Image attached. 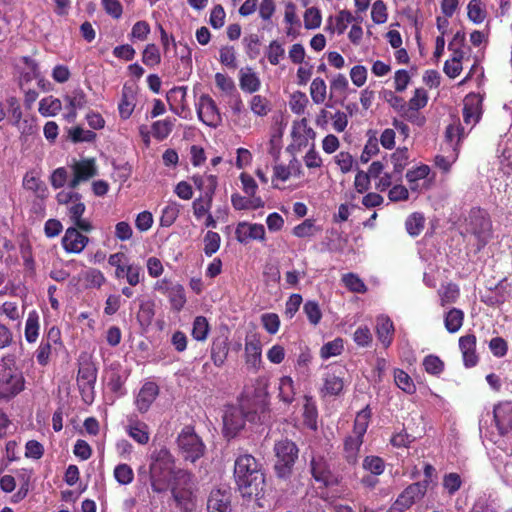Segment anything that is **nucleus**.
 I'll return each mask as SVG.
<instances>
[{
  "label": "nucleus",
  "mask_w": 512,
  "mask_h": 512,
  "mask_svg": "<svg viewBox=\"0 0 512 512\" xmlns=\"http://www.w3.org/2000/svg\"><path fill=\"white\" fill-rule=\"evenodd\" d=\"M233 476L236 487L243 497H259L264 490L265 475L261 464L249 454H239L235 459Z\"/></svg>",
  "instance_id": "1"
},
{
  "label": "nucleus",
  "mask_w": 512,
  "mask_h": 512,
  "mask_svg": "<svg viewBox=\"0 0 512 512\" xmlns=\"http://www.w3.org/2000/svg\"><path fill=\"white\" fill-rule=\"evenodd\" d=\"M149 480L155 493L168 490L171 477L176 469L175 458L168 448L162 446L152 451L149 457Z\"/></svg>",
  "instance_id": "2"
},
{
  "label": "nucleus",
  "mask_w": 512,
  "mask_h": 512,
  "mask_svg": "<svg viewBox=\"0 0 512 512\" xmlns=\"http://www.w3.org/2000/svg\"><path fill=\"white\" fill-rule=\"evenodd\" d=\"M56 200L58 204L67 206L68 217L73 225L85 233L93 230L92 223L88 219L82 218L86 211V205L82 201L83 196L77 191V188L67 186L66 189L57 193Z\"/></svg>",
  "instance_id": "3"
},
{
  "label": "nucleus",
  "mask_w": 512,
  "mask_h": 512,
  "mask_svg": "<svg viewBox=\"0 0 512 512\" xmlns=\"http://www.w3.org/2000/svg\"><path fill=\"white\" fill-rule=\"evenodd\" d=\"M25 389V377L15 362L0 363V404L8 403Z\"/></svg>",
  "instance_id": "4"
},
{
  "label": "nucleus",
  "mask_w": 512,
  "mask_h": 512,
  "mask_svg": "<svg viewBox=\"0 0 512 512\" xmlns=\"http://www.w3.org/2000/svg\"><path fill=\"white\" fill-rule=\"evenodd\" d=\"M465 221L467 232L477 239V251H481L492 237L489 213L480 207H473Z\"/></svg>",
  "instance_id": "5"
},
{
  "label": "nucleus",
  "mask_w": 512,
  "mask_h": 512,
  "mask_svg": "<svg viewBox=\"0 0 512 512\" xmlns=\"http://www.w3.org/2000/svg\"><path fill=\"white\" fill-rule=\"evenodd\" d=\"M274 453L276 456L274 465L276 476L284 480L290 478L294 464L298 459L299 449L297 445L289 439H282L275 443Z\"/></svg>",
  "instance_id": "6"
},
{
  "label": "nucleus",
  "mask_w": 512,
  "mask_h": 512,
  "mask_svg": "<svg viewBox=\"0 0 512 512\" xmlns=\"http://www.w3.org/2000/svg\"><path fill=\"white\" fill-rule=\"evenodd\" d=\"M98 369L96 364L86 358L79 362V368L76 377V383L82 401L90 405L95 399V384L97 380Z\"/></svg>",
  "instance_id": "7"
},
{
  "label": "nucleus",
  "mask_w": 512,
  "mask_h": 512,
  "mask_svg": "<svg viewBox=\"0 0 512 512\" xmlns=\"http://www.w3.org/2000/svg\"><path fill=\"white\" fill-rule=\"evenodd\" d=\"M177 443L183 458L194 463L204 455L205 445L194 428L185 426L178 435Z\"/></svg>",
  "instance_id": "8"
},
{
  "label": "nucleus",
  "mask_w": 512,
  "mask_h": 512,
  "mask_svg": "<svg viewBox=\"0 0 512 512\" xmlns=\"http://www.w3.org/2000/svg\"><path fill=\"white\" fill-rule=\"evenodd\" d=\"M196 111L199 120L212 128H217L222 123V116L214 99L209 94H202L196 103Z\"/></svg>",
  "instance_id": "9"
},
{
  "label": "nucleus",
  "mask_w": 512,
  "mask_h": 512,
  "mask_svg": "<svg viewBox=\"0 0 512 512\" xmlns=\"http://www.w3.org/2000/svg\"><path fill=\"white\" fill-rule=\"evenodd\" d=\"M310 471L314 480L325 487L334 486L339 483L328 461L322 455H315L311 458Z\"/></svg>",
  "instance_id": "10"
},
{
  "label": "nucleus",
  "mask_w": 512,
  "mask_h": 512,
  "mask_svg": "<svg viewBox=\"0 0 512 512\" xmlns=\"http://www.w3.org/2000/svg\"><path fill=\"white\" fill-rule=\"evenodd\" d=\"M426 492V482L411 483L397 496L392 504L405 512L420 501L425 496Z\"/></svg>",
  "instance_id": "11"
},
{
  "label": "nucleus",
  "mask_w": 512,
  "mask_h": 512,
  "mask_svg": "<svg viewBox=\"0 0 512 512\" xmlns=\"http://www.w3.org/2000/svg\"><path fill=\"white\" fill-rule=\"evenodd\" d=\"M73 177L69 181L70 188H78L82 182H86L97 175L98 170L94 158H85L75 161L72 166Z\"/></svg>",
  "instance_id": "12"
},
{
  "label": "nucleus",
  "mask_w": 512,
  "mask_h": 512,
  "mask_svg": "<svg viewBox=\"0 0 512 512\" xmlns=\"http://www.w3.org/2000/svg\"><path fill=\"white\" fill-rule=\"evenodd\" d=\"M494 422L501 436L512 431V401H501L493 408Z\"/></svg>",
  "instance_id": "13"
},
{
  "label": "nucleus",
  "mask_w": 512,
  "mask_h": 512,
  "mask_svg": "<svg viewBox=\"0 0 512 512\" xmlns=\"http://www.w3.org/2000/svg\"><path fill=\"white\" fill-rule=\"evenodd\" d=\"M75 225L69 227L62 238L63 249L67 253H81L89 242V238L83 235Z\"/></svg>",
  "instance_id": "14"
},
{
  "label": "nucleus",
  "mask_w": 512,
  "mask_h": 512,
  "mask_svg": "<svg viewBox=\"0 0 512 512\" xmlns=\"http://www.w3.org/2000/svg\"><path fill=\"white\" fill-rule=\"evenodd\" d=\"M483 98L480 94L469 93L464 98L463 120L466 124L476 125L481 119Z\"/></svg>",
  "instance_id": "15"
},
{
  "label": "nucleus",
  "mask_w": 512,
  "mask_h": 512,
  "mask_svg": "<svg viewBox=\"0 0 512 512\" xmlns=\"http://www.w3.org/2000/svg\"><path fill=\"white\" fill-rule=\"evenodd\" d=\"M223 430L228 438L235 437L245 426V415L242 409L232 407L223 416Z\"/></svg>",
  "instance_id": "16"
},
{
  "label": "nucleus",
  "mask_w": 512,
  "mask_h": 512,
  "mask_svg": "<svg viewBox=\"0 0 512 512\" xmlns=\"http://www.w3.org/2000/svg\"><path fill=\"white\" fill-rule=\"evenodd\" d=\"M265 228L259 223L240 222L235 230V237L242 244L248 243L250 240H265Z\"/></svg>",
  "instance_id": "17"
},
{
  "label": "nucleus",
  "mask_w": 512,
  "mask_h": 512,
  "mask_svg": "<svg viewBox=\"0 0 512 512\" xmlns=\"http://www.w3.org/2000/svg\"><path fill=\"white\" fill-rule=\"evenodd\" d=\"M208 188L205 191V198H197L192 203L193 214L197 219L202 218L204 215L209 214L212 206L213 194L217 186L216 176L209 175L207 177Z\"/></svg>",
  "instance_id": "18"
},
{
  "label": "nucleus",
  "mask_w": 512,
  "mask_h": 512,
  "mask_svg": "<svg viewBox=\"0 0 512 512\" xmlns=\"http://www.w3.org/2000/svg\"><path fill=\"white\" fill-rule=\"evenodd\" d=\"M159 395V386L152 381L145 382L135 399V405L140 413H146Z\"/></svg>",
  "instance_id": "19"
},
{
  "label": "nucleus",
  "mask_w": 512,
  "mask_h": 512,
  "mask_svg": "<svg viewBox=\"0 0 512 512\" xmlns=\"http://www.w3.org/2000/svg\"><path fill=\"white\" fill-rule=\"evenodd\" d=\"M64 101L66 102L67 113L65 114V118L69 122H74L77 117V110L83 109L88 101L87 95L80 87L75 88L70 93L64 96Z\"/></svg>",
  "instance_id": "20"
},
{
  "label": "nucleus",
  "mask_w": 512,
  "mask_h": 512,
  "mask_svg": "<svg viewBox=\"0 0 512 512\" xmlns=\"http://www.w3.org/2000/svg\"><path fill=\"white\" fill-rule=\"evenodd\" d=\"M459 348L466 368H472L478 364L479 356L476 352V336L474 334L461 336L459 338Z\"/></svg>",
  "instance_id": "21"
},
{
  "label": "nucleus",
  "mask_w": 512,
  "mask_h": 512,
  "mask_svg": "<svg viewBox=\"0 0 512 512\" xmlns=\"http://www.w3.org/2000/svg\"><path fill=\"white\" fill-rule=\"evenodd\" d=\"M207 510L208 512H232L231 494L225 490H212L207 500Z\"/></svg>",
  "instance_id": "22"
},
{
  "label": "nucleus",
  "mask_w": 512,
  "mask_h": 512,
  "mask_svg": "<svg viewBox=\"0 0 512 512\" xmlns=\"http://www.w3.org/2000/svg\"><path fill=\"white\" fill-rule=\"evenodd\" d=\"M363 439L349 435L346 436L343 442V458L349 465H356L359 459L360 448L363 444Z\"/></svg>",
  "instance_id": "23"
},
{
  "label": "nucleus",
  "mask_w": 512,
  "mask_h": 512,
  "mask_svg": "<svg viewBox=\"0 0 512 512\" xmlns=\"http://www.w3.org/2000/svg\"><path fill=\"white\" fill-rule=\"evenodd\" d=\"M239 86L242 91L253 94L260 89L261 81L251 67H245L239 71Z\"/></svg>",
  "instance_id": "24"
},
{
  "label": "nucleus",
  "mask_w": 512,
  "mask_h": 512,
  "mask_svg": "<svg viewBox=\"0 0 512 512\" xmlns=\"http://www.w3.org/2000/svg\"><path fill=\"white\" fill-rule=\"evenodd\" d=\"M291 136L298 148H301L307 146L308 139L314 138L315 132L309 127L307 119L302 118L293 124Z\"/></svg>",
  "instance_id": "25"
},
{
  "label": "nucleus",
  "mask_w": 512,
  "mask_h": 512,
  "mask_svg": "<svg viewBox=\"0 0 512 512\" xmlns=\"http://www.w3.org/2000/svg\"><path fill=\"white\" fill-rule=\"evenodd\" d=\"M229 341L225 335L217 336L213 339L211 345V359L215 366H222L228 356Z\"/></svg>",
  "instance_id": "26"
},
{
  "label": "nucleus",
  "mask_w": 512,
  "mask_h": 512,
  "mask_svg": "<svg viewBox=\"0 0 512 512\" xmlns=\"http://www.w3.org/2000/svg\"><path fill=\"white\" fill-rule=\"evenodd\" d=\"M376 334L378 340L387 348L391 345L394 336V325L388 316H379L376 321Z\"/></svg>",
  "instance_id": "27"
},
{
  "label": "nucleus",
  "mask_w": 512,
  "mask_h": 512,
  "mask_svg": "<svg viewBox=\"0 0 512 512\" xmlns=\"http://www.w3.org/2000/svg\"><path fill=\"white\" fill-rule=\"evenodd\" d=\"M128 435L137 443L145 445L149 442L148 425L138 419H129V424L126 428Z\"/></svg>",
  "instance_id": "28"
},
{
  "label": "nucleus",
  "mask_w": 512,
  "mask_h": 512,
  "mask_svg": "<svg viewBox=\"0 0 512 512\" xmlns=\"http://www.w3.org/2000/svg\"><path fill=\"white\" fill-rule=\"evenodd\" d=\"M231 203L235 210H257L263 208L265 203L261 197H245L239 193L231 195Z\"/></svg>",
  "instance_id": "29"
},
{
  "label": "nucleus",
  "mask_w": 512,
  "mask_h": 512,
  "mask_svg": "<svg viewBox=\"0 0 512 512\" xmlns=\"http://www.w3.org/2000/svg\"><path fill=\"white\" fill-rule=\"evenodd\" d=\"M344 388L343 378L334 374L327 372L323 378V387L321 388V393L324 396H338L341 394Z\"/></svg>",
  "instance_id": "30"
},
{
  "label": "nucleus",
  "mask_w": 512,
  "mask_h": 512,
  "mask_svg": "<svg viewBox=\"0 0 512 512\" xmlns=\"http://www.w3.org/2000/svg\"><path fill=\"white\" fill-rule=\"evenodd\" d=\"M40 331V316L36 310L29 312L25 322L24 336L25 340L32 344L35 343L39 337Z\"/></svg>",
  "instance_id": "31"
},
{
  "label": "nucleus",
  "mask_w": 512,
  "mask_h": 512,
  "mask_svg": "<svg viewBox=\"0 0 512 512\" xmlns=\"http://www.w3.org/2000/svg\"><path fill=\"white\" fill-rule=\"evenodd\" d=\"M371 416L372 412L369 405L357 413L353 425V436L364 439V435L367 432Z\"/></svg>",
  "instance_id": "32"
},
{
  "label": "nucleus",
  "mask_w": 512,
  "mask_h": 512,
  "mask_svg": "<svg viewBox=\"0 0 512 512\" xmlns=\"http://www.w3.org/2000/svg\"><path fill=\"white\" fill-rule=\"evenodd\" d=\"M332 21L333 18L329 17L326 30H329L331 33L336 31L339 35H341L347 29L348 24L356 21V18L350 11L341 10L335 18V27L332 26Z\"/></svg>",
  "instance_id": "33"
},
{
  "label": "nucleus",
  "mask_w": 512,
  "mask_h": 512,
  "mask_svg": "<svg viewBox=\"0 0 512 512\" xmlns=\"http://www.w3.org/2000/svg\"><path fill=\"white\" fill-rule=\"evenodd\" d=\"M135 97L131 89L126 86L122 89L121 100L118 105L119 116L121 119H128L135 108Z\"/></svg>",
  "instance_id": "34"
},
{
  "label": "nucleus",
  "mask_w": 512,
  "mask_h": 512,
  "mask_svg": "<svg viewBox=\"0 0 512 512\" xmlns=\"http://www.w3.org/2000/svg\"><path fill=\"white\" fill-rule=\"evenodd\" d=\"M171 493L177 506L187 512L191 511L194 507L193 503V489H181L171 487Z\"/></svg>",
  "instance_id": "35"
},
{
  "label": "nucleus",
  "mask_w": 512,
  "mask_h": 512,
  "mask_svg": "<svg viewBox=\"0 0 512 512\" xmlns=\"http://www.w3.org/2000/svg\"><path fill=\"white\" fill-rule=\"evenodd\" d=\"M171 309L174 312H180L187 302L186 293L183 285L175 283L171 287L169 294L167 295Z\"/></svg>",
  "instance_id": "36"
},
{
  "label": "nucleus",
  "mask_w": 512,
  "mask_h": 512,
  "mask_svg": "<svg viewBox=\"0 0 512 512\" xmlns=\"http://www.w3.org/2000/svg\"><path fill=\"white\" fill-rule=\"evenodd\" d=\"M464 321V312L458 308H451L444 317V325L449 333H456L460 330Z\"/></svg>",
  "instance_id": "37"
},
{
  "label": "nucleus",
  "mask_w": 512,
  "mask_h": 512,
  "mask_svg": "<svg viewBox=\"0 0 512 512\" xmlns=\"http://www.w3.org/2000/svg\"><path fill=\"white\" fill-rule=\"evenodd\" d=\"M62 109V102L60 99L53 96H47L39 102V113L44 117L55 116Z\"/></svg>",
  "instance_id": "38"
},
{
  "label": "nucleus",
  "mask_w": 512,
  "mask_h": 512,
  "mask_svg": "<svg viewBox=\"0 0 512 512\" xmlns=\"http://www.w3.org/2000/svg\"><path fill=\"white\" fill-rule=\"evenodd\" d=\"M362 468L367 473L380 476L386 469V463L380 456L367 455L363 458Z\"/></svg>",
  "instance_id": "39"
},
{
  "label": "nucleus",
  "mask_w": 512,
  "mask_h": 512,
  "mask_svg": "<svg viewBox=\"0 0 512 512\" xmlns=\"http://www.w3.org/2000/svg\"><path fill=\"white\" fill-rule=\"evenodd\" d=\"M425 227V217L421 212H413L405 221V228L407 233L416 237L421 234Z\"/></svg>",
  "instance_id": "40"
},
{
  "label": "nucleus",
  "mask_w": 512,
  "mask_h": 512,
  "mask_svg": "<svg viewBox=\"0 0 512 512\" xmlns=\"http://www.w3.org/2000/svg\"><path fill=\"white\" fill-rule=\"evenodd\" d=\"M176 119L175 118H166L163 120L155 121L152 124V134L157 140H164L169 136L172 132Z\"/></svg>",
  "instance_id": "41"
},
{
  "label": "nucleus",
  "mask_w": 512,
  "mask_h": 512,
  "mask_svg": "<svg viewBox=\"0 0 512 512\" xmlns=\"http://www.w3.org/2000/svg\"><path fill=\"white\" fill-rule=\"evenodd\" d=\"M279 398L285 404H291L295 399L294 381L289 376H283L279 381Z\"/></svg>",
  "instance_id": "42"
},
{
  "label": "nucleus",
  "mask_w": 512,
  "mask_h": 512,
  "mask_svg": "<svg viewBox=\"0 0 512 512\" xmlns=\"http://www.w3.org/2000/svg\"><path fill=\"white\" fill-rule=\"evenodd\" d=\"M171 487L181 489H193V475L184 469H177L171 477Z\"/></svg>",
  "instance_id": "43"
},
{
  "label": "nucleus",
  "mask_w": 512,
  "mask_h": 512,
  "mask_svg": "<svg viewBox=\"0 0 512 512\" xmlns=\"http://www.w3.org/2000/svg\"><path fill=\"white\" fill-rule=\"evenodd\" d=\"M344 350V340L337 337L332 341L325 343L320 349V357L328 360L331 357L339 356Z\"/></svg>",
  "instance_id": "44"
},
{
  "label": "nucleus",
  "mask_w": 512,
  "mask_h": 512,
  "mask_svg": "<svg viewBox=\"0 0 512 512\" xmlns=\"http://www.w3.org/2000/svg\"><path fill=\"white\" fill-rule=\"evenodd\" d=\"M142 62L147 67L153 68L161 63V53L159 47L154 43H149L142 51Z\"/></svg>",
  "instance_id": "45"
},
{
  "label": "nucleus",
  "mask_w": 512,
  "mask_h": 512,
  "mask_svg": "<svg viewBox=\"0 0 512 512\" xmlns=\"http://www.w3.org/2000/svg\"><path fill=\"white\" fill-rule=\"evenodd\" d=\"M310 96L315 104H322L327 97V85L324 79L316 77L310 85Z\"/></svg>",
  "instance_id": "46"
},
{
  "label": "nucleus",
  "mask_w": 512,
  "mask_h": 512,
  "mask_svg": "<svg viewBox=\"0 0 512 512\" xmlns=\"http://www.w3.org/2000/svg\"><path fill=\"white\" fill-rule=\"evenodd\" d=\"M394 382L399 389L407 394H413L416 391L412 378L402 369H394Z\"/></svg>",
  "instance_id": "47"
},
{
  "label": "nucleus",
  "mask_w": 512,
  "mask_h": 512,
  "mask_svg": "<svg viewBox=\"0 0 512 512\" xmlns=\"http://www.w3.org/2000/svg\"><path fill=\"white\" fill-rule=\"evenodd\" d=\"M187 87L186 86H179V87H173L167 92L166 98L167 101L170 104L171 110H174L173 105L177 104L181 106V108L184 110L187 108Z\"/></svg>",
  "instance_id": "48"
},
{
  "label": "nucleus",
  "mask_w": 512,
  "mask_h": 512,
  "mask_svg": "<svg viewBox=\"0 0 512 512\" xmlns=\"http://www.w3.org/2000/svg\"><path fill=\"white\" fill-rule=\"evenodd\" d=\"M464 129L460 124H449L445 130V142L446 144L452 148L454 151L457 150V147L463 138Z\"/></svg>",
  "instance_id": "49"
},
{
  "label": "nucleus",
  "mask_w": 512,
  "mask_h": 512,
  "mask_svg": "<svg viewBox=\"0 0 512 512\" xmlns=\"http://www.w3.org/2000/svg\"><path fill=\"white\" fill-rule=\"evenodd\" d=\"M57 346H54L53 343L48 342L44 338H42L40 345L38 346L37 350L35 351V357L37 360V363L41 366H47L50 362V356L52 354L53 350H56Z\"/></svg>",
  "instance_id": "50"
},
{
  "label": "nucleus",
  "mask_w": 512,
  "mask_h": 512,
  "mask_svg": "<svg viewBox=\"0 0 512 512\" xmlns=\"http://www.w3.org/2000/svg\"><path fill=\"white\" fill-rule=\"evenodd\" d=\"M430 172V168L428 165H421L412 170H408L406 173V180L409 183V187L412 191L417 190L418 181L425 179Z\"/></svg>",
  "instance_id": "51"
},
{
  "label": "nucleus",
  "mask_w": 512,
  "mask_h": 512,
  "mask_svg": "<svg viewBox=\"0 0 512 512\" xmlns=\"http://www.w3.org/2000/svg\"><path fill=\"white\" fill-rule=\"evenodd\" d=\"M113 475L120 485H129L134 480V472L130 465L121 463L115 466Z\"/></svg>",
  "instance_id": "52"
},
{
  "label": "nucleus",
  "mask_w": 512,
  "mask_h": 512,
  "mask_svg": "<svg viewBox=\"0 0 512 512\" xmlns=\"http://www.w3.org/2000/svg\"><path fill=\"white\" fill-rule=\"evenodd\" d=\"M243 44L245 52L251 60L256 59L260 55L261 40L257 34L252 33L245 36L243 38Z\"/></svg>",
  "instance_id": "53"
},
{
  "label": "nucleus",
  "mask_w": 512,
  "mask_h": 512,
  "mask_svg": "<svg viewBox=\"0 0 512 512\" xmlns=\"http://www.w3.org/2000/svg\"><path fill=\"white\" fill-rule=\"evenodd\" d=\"M203 242H204V248H203L204 254L208 257H211L213 254H215L219 250L220 244H221V237H220L219 233L209 230L206 232V234L203 238Z\"/></svg>",
  "instance_id": "54"
},
{
  "label": "nucleus",
  "mask_w": 512,
  "mask_h": 512,
  "mask_svg": "<svg viewBox=\"0 0 512 512\" xmlns=\"http://www.w3.org/2000/svg\"><path fill=\"white\" fill-rule=\"evenodd\" d=\"M210 330L208 320L204 316H197L193 321L192 337L197 341H204L207 339Z\"/></svg>",
  "instance_id": "55"
},
{
  "label": "nucleus",
  "mask_w": 512,
  "mask_h": 512,
  "mask_svg": "<svg viewBox=\"0 0 512 512\" xmlns=\"http://www.w3.org/2000/svg\"><path fill=\"white\" fill-rule=\"evenodd\" d=\"M249 104L251 111L260 117L266 116L271 111L270 101L262 95H254Z\"/></svg>",
  "instance_id": "56"
},
{
  "label": "nucleus",
  "mask_w": 512,
  "mask_h": 512,
  "mask_svg": "<svg viewBox=\"0 0 512 512\" xmlns=\"http://www.w3.org/2000/svg\"><path fill=\"white\" fill-rule=\"evenodd\" d=\"M462 484V478L456 472H450L443 476L442 486L449 496H453L457 491H459Z\"/></svg>",
  "instance_id": "57"
},
{
  "label": "nucleus",
  "mask_w": 512,
  "mask_h": 512,
  "mask_svg": "<svg viewBox=\"0 0 512 512\" xmlns=\"http://www.w3.org/2000/svg\"><path fill=\"white\" fill-rule=\"evenodd\" d=\"M179 205L175 202L169 203L166 205L161 213L160 217V226L162 227H170L174 224L176 219L179 216Z\"/></svg>",
  "instance_id": "58"
},
{
  "label": "nucleus",
  "mask_w": 512,
  "mask_h": 512,
  "mask_svg": "<svg viewBox=\"0 0 512 512\" xmlns=\"http://www.w3.org/2000/svg\"><path fill=\"white\" fill-rule=\"evenodd\" d=\"M342 282L344 283L345 287L351 292L365 293L367 291V286L357 274H344L342 276Z\"/></svg>",
  "instance_id": "59"
},
{
  "label": "nucleus",
  "mask_w": 512,
  "mask_h": 512,
  "mask_svg": "<svg viewBox=\"0 0 512 512\" xmlns=\"http://www.w3.org/2000/svg\"><path fill=\"white\" fill-rule=\"evenodd\" d=\"M423 367L428 374L439 376L444 371L445 364L438 356L430 354L424 357Z\"/></svg>",
  "instance_id": "60"
},
{
  "label": "nucleus",
  "mask_w": 512,
  "mask_h": 512,
  "mask_svg": "<svg viewBox=\"0 0 512 512\" xmlns=\"http://www.w3.org/2000/svg\"><path fill=\"white\" fill-rule=\"evenodd\" d=\"M151 32L150 25L145 20H140L134 23L132 26L131 32L129 34V39L134 41H145Z\"/></svg>",
  "instance_id": "61"
},
{
  "label": "nucleus",
  "mask_w": 512,
  "mask_h": 512,
  "mask_svg": "<svg viewBox=\"0 0 512 512\" xmlns=\"http://www.w3.org/2000/svg\"><path fill=\"white\" fill-rule=\"evenodd\" d=\"M308 98L304 92L295 91L289 101L290 110L297 115H301L304 113L305 108L308 104Z\"/></svg>",
  "instance_id": "62"
},
{
  "label": "nucleus",
  "mask_w": 512,
  "mask_h": 512,
  "mask_svg": "<svg viewBox=\"0 0 512 512\" xmlns=\"http://www.w3.org/2000/svg\"><path fill=\"white\" fill-rule=\"evenodd\" d=\"M467 10L468 18L473 23L480 24L484 21L486 12L482 8V3L480 0H470L467 6Z\"/></svg>",
  "instance_id": "63"
},
{
  "label": "nucleus",
  "mask_w": 512,
  "mask_h": 512,
  "mask_svg": "<svg viewBox=\"0 0 512 512\" xmlns=\"http://www.w3.org/2000/svg\"><path fill=\"white\" fill-rule=\"evenodd\" d=\"M303 312L312 325H317L322 319V312L319 304L314 300H308L303 306Z\"/></svg>",
  "instance_id": "64"
}]
</instances>
